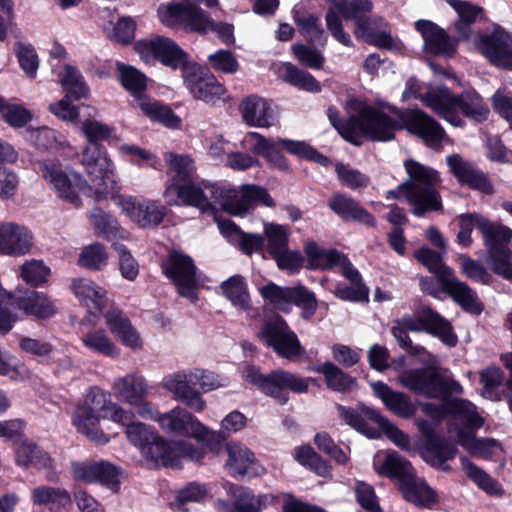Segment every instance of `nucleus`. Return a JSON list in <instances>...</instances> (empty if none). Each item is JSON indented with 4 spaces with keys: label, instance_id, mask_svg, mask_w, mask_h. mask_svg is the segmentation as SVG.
<instances>
[{
    "label": "nucleus",
    "instance_id": "f257e3e1",
    "mask_svg": "<svg viewBox=\"0 0 512 512\" xmlns=\"http://www.w3.org/2000/svg\"><path fill=\"white\" fill-rule=\"evenodd\" d=\"M82 132L89 143L82 153L85 172L92 182L101 180L96 186L97 198L114 199L120 187L114 179L113 163L102 142H110L114 138L115 128L97 120L86 119L82 123Z\"/></svg>",
    "mask_w": 512,
    "mask_h": 512
},
{
    "label": "nucleus",
    "instance_id": "f03ea898",
    "mask_svg": "<svg viewBox=\"0 0 512 512\" xmlns=\"http://www.w3.org/2000/svg\"><path fill=\"white\" fill-rule=\"evenodd\" d=\"M423 102L439 117L455 127H464L465 121L460 114L475 123L488 119L490 110L483 97L474 89L464 90L456 95L447 87L427 92Z\"/></svg>",
    "mask_w": 512,
    "mask_h": 512
},
{
    "label": "nucleus",
    "instance_id": "7ed1b4c3",
    "mask_svg": "<svg viewBox=\"0 0 512 512\" xmlns=\"http://www.w3.org/2000/svg\"><path fill=\"white\" fill-rule=\"evenodd\" d=\"M413 257L435 276L442 291L449 295L463 311L475 315L483 312L484 304L477 292L455 276L454 270L444 262L441 253L423 245L414 251Z\"/></svg>",
    "mask_w": 512,
    "mask_h": 512
},
{
    "label": "nucleus",
    "instance_id": "20e7f679",
    "mask_svg": "<svg viewBox=\"0 0 512 512\" xmlns=\"http://www.w3.org/2000/svg\"><path fill=\"white\" fill-rule=\"evenodd\" d=\"M408 332L427 333L438 338L449 347L456 346L458 342V337L449 320L429 305L418 309L415 316L403 315L391 327V334L397 340L399 346L414 355L416 354V347L413 345Z\"/></svg>",
    "mask_w": 512,
    "mask_h": 512
},
{
    "label": "nucleus",
    "instance_id": "39448f33",
    "mask_svg": "<svg viewBox=\"0 0 512 512\" xmlns=\"http://www.w3.org/2000/svg\"><path fill=\"white\" fill-rule=\"evenodd\" d=\"M204 191L209 202L219 204L224 212L232 216L243 217L256 206L276 207L268 189L257 184H244L239 192L225 185L204 181Z\"/></svg>",
    "mask_w": 512,
    "mask_h": 512
},
{
    "label": "nucleus",
    "instance_id": "423d86ee",
    "mask_svg": "<svg viewBox=\"0 0 512 512\" xmlns=\"http://www.w3.org/2000/svg\"><path fill=\"white\" fill-rule=\"evenodd\" d=\"M242 377L247 383L256 387L262 394L272 398L281 406L289 402L290 393H308L309 384L316 381L312 377H301L282 368L263 374L260 367L252 364L245 366Z\"/></svg>",
    "mask_w": 512,
    "mask_h": 512
},
{
    "label": "nucleus",
    "instance_id": "0eeeda50",
    "mask_svg": "<svg viewBox=\"0 0 512 512\" xmlns=\"http://www.w3.org/2000/svg\"><path fill=\"white\" fill-rule=\"evenodd\" d=\"M251 137L255 139L253 152L263 157L268 163L272 164L280 171H291L290 162L283 155V151L300 159L317 163L323 167H328L332 164L328 156L322 154L304 141L286 138H267L258 132H252Z\"/></svg>",
    "mask_w": 512,
    "mask_h": 512
},
{
    "label": "nucleus",
    "instance_id": "6e6552de",
    "mask_svg": "<svg viewBox=\"0 0 512 512\" xmlns=\"http://www.w3.org/2000/svg\"><path fill=\"white\" fill-rule=\"evenodd\" d=\"M350 107L358 112L356 124L357 141L362 145V138L372 142H388L395 138V133L402 130L401 120H395L381 109L356 98L349 101Z\"/></svg>",
    "mask_w": 512,
    "mask_h": 512
},
{
    "label": "nucleus",
    "instance_id": "1a4fd4ad",
    "mask_svg": "<svg viewBox=\"0 0 512 512\" xmlns=\"http://www.w3.org/2000/svg\"><path fill=\"white\" fill-rule=\"evenodd\" d=\"M479 224L488 260L494 274L512 282V229L484 217Z\"/></svg>",
    "mask_w": 512,
    "mask_h": 512
},
{
    "label": "nucleus",
    "instance_id": "9d476101",
    "mask_svg": "<svg viewBox=\"0 0 512 512\" xmlns=\"http://www.w3.org/2000/svg\"><path fill=\"white\" fill-rule=\"evenodd\" d=\"M398 380L403 387L428 399L450 397L453 393L462 392L458 381L444 378L432 366L405 369Z\"/></svg>",
    "mask_w": 512,
    "mask_h": 512
},
{
    "label": "nucleus",
    "instance_id": "9b49d317",
    "mask_svg": "<svg viewBox=\"0 0 512 512\" xmlns=\"http://www.w3.org/2000/svg\"><path fill=\"white\" fill-rule=\"evenodd\" d=\"M133 50L145 64L153 65L158 62L172 70H180L181 74L193 62L175 40L166 36L156 35L137 40Z\"/></svg>",
    "mask_w": 512,
    "mask_h": 512
},
{
    "label": "nucleus",
    "instance_id": "f8f14e48",
    "mask_svg": "<svg viewBox=\"0 0 512 512\" xmlns=\"http://www.w3.org/2000/svg\"><path fill=\"white\" fill-rule=\"evenodd\" d=\"M183 83L195 100L213 107L230 101V94L223 83L206 66L193 61L182 74Z\"/></svg>",
    "mask_w": 512,
    "mask_h": 512
},
{
    "label": "nucleus",
    "instance_id": "ddd939ff",
    "mask_svg": "<svg viewBox=\"0 0 512 512\" xmlns=\"http://www.w3.org/2000/svg\"><path fill=\"white\" fill-rule=\"evenodd\" d=\"M43 178L52 184L59 198L71 204L74 208H79L82 205V201L78 195L81 192L83 195L88 197H94L96 201H102L98 199L96 195V186L101 180L90 183L88 180L83 178L79 173H73L70 177L61 168L60 164L52 161L45 162L42 167Z\"/></svg>",
    "mask_w": 512,
    "mask_h": 512
},
{
    "label": "nucleus",
    "instance_id": "4468645a",
    "mask_svg": "<svg viewBox=\"0 0 512 512\" xmlns=\"http://www.w3.org/2000/svg\"><path fill=\"white\" fill-rule=\"evenodd\" d=\"M260 294L265 301L283 313L291 311V304L301 308V317L307 321L312 319L318 308L315 293L303 285L290 287L269 282L260 288Z\"/></svg>",
    "mask_w": 512,
    "mask_h": 512
},
{
    "label": "nucleus",
    "instance_id": "2eb2a0df",
    "mask_svg": "<svg viewBox=\"0 0 512 512\" xmlns=\"http://www.w3.org/2000/svg\"><path fill=\"white\" fill-rule=\"evenodd\" d=\"M189 377L188 380L186 375H169L164 378V387L174 393L190 409L201 412L205 408V401L201 394L191 387L190 382L194 385L199 384L204 392H208L217 387L215 375L212 372L197 369Z\"/></svg>",
    "mask_w": 512,
    "mask_h": 512
},
{
    "label": "nucleus",
    "instance_id": "dca6fc26",
    "mask_svg": "<svg viewBox=\"0 0 512 512\" xmlns=\"http://www.w3.org/2000/svg\"><path fill=\"white\" fill-rule=\"evenodd\" d=\"M160 266L162 273L173 282L180 296L192 302L197 300V267L190 255L171 249Z\"/></svg>",
    "mask_w": 512,
    "mask_h": 512
},
{
    "label": "nucleus",
    "instance_id": "f3484780",
    "mask_svg": "<svg viewBox=\"0 0 512 512\" xmlns=\"http://www.w3.org/2000/svg\"><path fill=\"white\" fill-rule=\"evenodd\" d=\"M260 338L281 358L294 361L305 353L296 333L280 314L262 325Z\"/></svg>",
    "mask_w": 512,
    "mask_h": 512
},
{
    "label": "nucleus",
    "instance_id": "a211bd4d",
    "mask_svg": "<svg viewBox=\"0 0 512 512\" xmlns=\"http://www.w3.org/2000/svg\"><path fill=\"white\" fill-rule=\"evenodd\" d=\"M70 468L76 482L99 484L113 493H118L121 488L120 478L123 471L109 461H72Z\"/></svg>",
    "mask_w": 512,
    "mask_h": 512
},
{
    "label": "nucleus",
    "instance_id": "6ab92c4d",
    "mask_svg": "<svg viewBox=\"0 0 512 512\" xmlns=\"http://www.w3.org/2000/svg\"><path fill=\"white\" fill-rule=\"evenodd\" d=\"M402 130L419 137L428 147L441 145L446 132L439 122L421 109H408L397 113Z\"/></svg>",
    "mask_w": 512,
    "mask_h": 512
},
{
    "label": "nucleus",
    "instance_id": "aec40b11",
    "mask_svg": "<svg viewBox=\"0 0 512 512\" xmlns=\"http://www.w3.org/2000/svg\"><path fill=\"white\" fill-rule=\"evenodd\" d=\"M113 390L117 397L135 407L136 414L144 419L155 417V408L146 400L148 385L143 376L128 374L115 381Z\"/></svg>",
    "mask_w": 512,
    "mask_h": 512
},
{
    "label": "nucleus",
    "instance_id": "412c9836",
    "mask_svg": "<svg viewBox=\"0 0 512 512\" xmlns=\"http://www.w3.org/2000/svg\"><path fill=\"white\" fill-rule=\"evenodd\" d=\"M447 164L451 173L462 186L478 191L484 195H493L495 187L489 176L473 163L464 160L460 155L447 157Z\"/></svg>",
    "mask_w": 512,
    "mask_h": 512
},
{
    "label": "nucleus",
    "instance_id": "4be33fe9",
    "mask_svg": "<svg viewBox=\"0 0 512 512\" xmlns=\"http://www.w3.org/2000/svg\"><path fill=\"white\" fill-rule=\"evenodd\" d=\"M327 206L343 222H356L370 228L377 226L375 216L346 193L334 192L328 199Z\"/></svg>",
    "mask_w": 512,
    "mask_h": 512
},
{
    "label": "nucleus",
    "instance_id": "5701e85b",
    "mask_svg": "<svg viewBox=\"0 0 512 512\" xmlns=\"http://www.w3.org/2000/svg\"><path fill=\"white\" fill-rule=\"evenodd\" d=\"M167 202L177 204L180 200L182 204L198 208L201 212H215L214 204L209 202L204 191V180L195 182L194 179L188 182L178 184H169L164 192Z\"/></svg>",
    "mask_w": 512,
    "mask_h": 512
},
{
    "label": "nucleus",
    "instance_id": "b1692460",
    "mask_svg": "<svg viewBox=\"0 0 512 512\" xmlns=\"http://www.w3.org/2000/svg\"><path fill=\"white\" fill-rule=\"evenodd\" d=\"M118 203L126 215L142 228L158 226L166 215V207L155 201L120 196Z\"/></svg>",
    "mask_w": 512,
    "mask_h": 512
},
{
    "label": "nucleus",
    "instance_id": "393cba45",
    "mask_svg": "<svg viewBox=\"0 0 512 512\" xmlns=\"http://www.w3.org/2000/svg\"><path fill=\"white\" fill-rule=\"evenodd\" d=\"M415 29L421 34L424 41V49L434 56L452 57L457 50V40L436 23L430 20H418Z\"/></svg>",
    "mask_w": 512,
    "mask_h": 512
},
{
    "label": "nucleus",
    "instance_id": "a878e982",
    "mask_svg": "<svg viewBox=\"0 0 512 512\" xmlns=\"http://www.w3.org/2000/svg\"><path fill=\"white\" fill-rule=\"evenodd\" d=\"M415 424L425 440L424 452L437 461L439 466L456 457L458 453L456 445L439 435L432 423L420 418L415 421Z\"/></svg>",
    "mask_w": 512,
    "mask_h": 512
},
{
    "label": "nucleus",
    "instance_id": "bb28decb",
    "mask_svg": "<svg viewBox=\"0 0 512 512\" xmlns=\"http://www.w3.org/2000/svg\"><path fill=\"white\" fill-rule=\"evenodd\" d=\"M152 420H156L165 432L175 435L193 437L200 436L204 431V424L180 407L164 414H159L155 410V417Z\"/></svg>",
    "mask_w": 512,
    "mask_h": 512
},
{
    "label": "nucleus",
    "instance_id": "cd10ccee",
    "mask_svg": "<svg viewBox=\"0 0 512 512\" xmlns=\"http://www.w3.org/2000/svg\"><path fill=\"white\" fill-rule=\"evenodd\" d=\"M228 459L226 467L229 474L236 479L259 476L264 468L259 464L254 453L239 443H230L226 447Z\"/></svg>",
    "mask_w": 512,
    "mask_h": 512
},
{
    "label": "nucleus",
    "instance_id": "c85d7f7f",
    "mask_svg": "<svg viewBox=\"0 0 512 512\" xmlns=\"http://www.w3.org/2000/svg\"><path fill=\"white\" fill-rule=\"evenodd\" d=\"M33 236L24 226L13 222L0 223V255L22 256L30 252Z\"/></svg>",
    "mask_w": 512,
    "mask_h": 512
},
{
    "label": "nucleus",
    "instance_id": "c756f323",
    "mask_svg": "<svg viewBox=\"0 0 512 512\" xmlns=\"http://www.w3.org/2000/svg\"><path fill=\"white\" fill-rule=\"evenodd\" d=\"M15 461L20 467L26 469L32 467L45 471L48 481H54L57 478L54 459L32 442L25 440L15 448Z\"/></svg>",
    "mask_w": 512,
    "mask_h": 512
},
{
    "label": "nucleus",
    "instance_id": "7c9ffc66",
    "mask_svg": "<svg viewBox=\"0 0 512 512\" xmlns=\"http://www.w3.org/2000/svg\"><path fill=\"white\" fill-rule=\"evenodd\" d=\"M371 386L374 395L379 398L384 406L393 414L403 419H410L416 414L417 407L408 394L395 391L382 381L374 382Z\"/></svg>",
    "mask_w": 512,
    "mask_h": 512
},
{
    "label": "nucleus",
    "instance_id": "2f4dec72",
    "mask_svg": "<svg viewBox=\"0 0 512 512\" xmlns=\"http://www.w3.org/2000/svg\"><path fill=\"white\" fill-rule=\"evenodd\" d=\"M239 110L244 123L250 127L269 128L276 120L270 103L257 95L244 98L239 105Z\"/></svg>",
    "mask_w": 512,
    "mask_h": 512
},
{
    "label": "nucleus",
    "instance_id": "473e14b6",
    "mask_svg": "<svg viewBox=\"0 0 512 512\" xmlns=\"http://www.w3.org/2000/svg\"><path fill=\"white\" fill-rule=\"evenodd\" d=\"M403 188H409L408 203L413 206L412 213L416 217H423L428 212L442 211L443 203L439 191L432 187H421L412 182H403Z\"/></svg>",
    "mask_w": 512,
    "mask_h": 512
},
{
    "label": "nucleus",
    "instance_id": "72a5a7b5",
    "mask_svg": "<svg viewBox=\"0 0 512 512\" xmlns=\"http://www.w3.org/2000/svg\"><path fill=\"white\" fill-rule=\"evenodd\" d=\"M135 414L132 411L119 409L114 411L112 421L125 427L128 440L141 451L155 439L157 431L151 425L134 421Z\"/></svg>",
    "mask_w": 512,
    "mask_h": 512
},
{
    "label": "nucleus",
    "instance_id": "f704fd0d",
    "mask_svg": "<svg viewBox=\"0 0 512 512\" xmlns=\"http://www.w3.org/2000/svg\"><path fill=\"white\" fill-rule=\"evenodd\" d=\"M14 304L24 314L41 320L49 319L57 312L55 304L47 294L35 290H27L23 295L15 297Z\"/></svg>",
    "mask_w": 512,
    "mask_h": 512
},
{
    "label": "nucleus",
    "instance_id": "c9c22d12",
    "mask_svg": "<svg viewBox=\"0 0 512 512\" xmlns=\"http://www.w3.org/2000/svg\"><path fill=\"white\" fill-rule=\"evenodd\" d=\"M309 370L324 376L325 384L331 391L346 394L357 388L355 377L343 371L336 364L326 361L322 364L309 367Z\"/></svg>",
    "mask_w": 512,
    "mask_h": 512
},
{
    "label": "nucleus",
    "instance_id": "e433bc0d",
    "mask_svg": "<svg viewBox=\"0 0 512 512\" xmlns=\"http://www.w3.org/2000/svg\"><path fill=\"white\" fill-rule=\"evenodd\" d=\"M403 498L421 509H433L439 503L437 492L425 480L418 481L416 475L399 488Z\"/></svg>",
    "mask_w": 512,
    "mask_h": 512
},
{
    "label": "nucleus",
    "instance_id": "4c0bfd02",
    "mask_svg": "<svg viewBox=\"0 0 512 512\" xmlns=\"http://www.w3.org/2000/svg\"><path fill=\"white\" fill-rule=\"evenodd\" d=\"M72 292L91 313L102 312L106 307V291L88 279H73L70 285Z\"/></svg>",
    "mask_w": 512,
    "mask_h": 512
},
{
    "label": "nucleus",
    "instance_id": "58836bf2",
    "mask_svg": "<svg viewBox=\"0 0 512 512\" xmlns=\"http://www.w3.org/2000/svg\"><path fill=\"white\" fill-rule=\"evenodd\" d=\"M117 79L121 86L134 97L135 100L143 101L148 88V76L135 66L117 62Z\"/></svg>",
    "mask_w": 512,
    "mask_h": 512
},
{
    "label": "nucleus",
    "instance_id": "ea45409f",
    "mask_svg": "<svg viewBox=\"0 0 512 512\" xmlns=\"http://www.w3.org/2000/svg\"><path fill=\"white\" fill-rule=\"evenodd\" d=\"M99 414L92 412L91 409L78 407L73 417V424L77 431L85 435L88 439L99 445H105L110 441V437L99 427Z\"/></svg>",
    "mask_w": 512,
    "mask_h": 512
},
{
    "label": "nucleus",
    "instance_id": "a19ab883",
    "mask_svg": "<svg viewBox=\"0 0 512 512\" xmlns=\"http://www.w3.org/2000/svg\"><path fill=\"white\" fill-rule=\"evenodd\" d=\"M481 49L486 58L496 67L512 70V49L497 34L484 36Z\"/></svg>",
    "mask_w": 512,
    "mask_h": 512
},
{
    "label": "nucleus",
    "instance_id": "79ce46f5",
    "mask_svg": "<svg viewBox=\"0 0 512 512\" xmlns=\"http://www.w3.org/2000/svg\"><path fill=\"white\" fill-rule=\"evenodd\" d=\"M177 441L166 440L158 433L155 435V439L143 448L142 453L146 459H149L155 463L168 467L176 465V454H177Z\"/></svg>",
    "mask_w": 512,
    "mask_h": 512
},
{
    "label": "nucleus",
    "instance_id": "37998d69",
    "mask_svg": "<svg viewBox=\"0 0 512 512\" xmlns=\"http://www.w3.org/2000/svg\"><path fill=\"white\" fill-rule=\"evenodd\" d=\"M364 408H371L364 403H359L356 408L344 406L342 404H336V409L340 418L349 425L351 428L367 436L370 439H377L380 437V431L370 426L366 420V414Z\"/></svg>",
    "mask_w": 512,
    "mask_h": 512
},
{
    "label": "nucleus",
    "instance_id": "c03bdc74",
    "mask_svg": "<svg viewBox=\"0 0 512 512\" xmlns=\"http://www.w3.org/2000/svg\"><path fill=\"white\" fill-rule=\"evenodd\" d=\"M293 20L301 35L311 44L324 46L327 35L320 18L314 13L293 11Z\"/></svg>",
    "mask_w": 512,
    "mask_h": 512
},
{
    "label": "nucleus",
    "instance_id": "a18cd8bd",
    "mask_svg": "<svg viewBox=\"0 0 512 512\" xmlns=\"http://www.w3.org/2000/svg\"><path fill=\"white\" fill-rule=\"evenodd\" d=\"M364 413L368 421L378 425V430H381L385 436L392 441L397 447L404 451H410L411 442L408 434L404 433L396 425L391 423L388 418L383 416L379 409L364 408Z\"/></svg>",
    "mask_w": 512,
    "mask_h": 512
},
{
    "label": "nucleus",
    "instance_id": "49530a36",
    "mask_svg": "<svg viewBox=\"0 0 512 512\" xmlns=\"http://www.w3.org/2000/svg\"><path fill=\"white\" fill-rule=\"evenodd\" d=\"M460 463L467 477L474 482L479 489L491 496L501 497L504 495L502 485L485 470L470 461L467 456H461Z\"/></svg>",
    "mask_w": 512,
    "mask_h": 512
},
{
    "label": "nucleus",
    "instance_id": "de8ad7c7",
    "mask_svg": "<svg viewBox=\"0 0 512 512\" xmlns=\"http://www.w3.org/2000/svg\"><path fill=\"white\" fill-rule=\"evenodd\" d=\"M223 295L236 308L247 311L251 308V299L248 285L243 276L236 274L230 276L220 285Z\"/></svg>",
    "mask_w": 512,
    "mask_h": 512
},
{
    "label": "nucleus",
    "instance_id": "09e8293b",
    "mask_svg": "<svg viewBox=\"0 0 512 512\" xmlns=\"http://www.w3.org/2000/svg\"><path fill=\"white\" fill-rule=\"evenodd\" d=\"M378 473L382 476L396 479L399 488L415 476L412 464L396 452L386 456L378 469Z\"/></svg>",
    "mask_w": 512,
    "mask_h": 512
},
{
    "label": "nucleus",
    "instance_id": "8fccbe9b",
    "mask_svg": "<svg viewBox=\"0 0 512 512\" xmlns=\"http://www.w3.org/2000/svg\"><path fill=\"white\" fill-rule=\"evenodd\" d=\"M88 217L97 236L109 241L124 237L125 231L119 226L117 219L103 209L94 207Z\"/></svg>",
    "mask_w": 512,
    "mask_h": 512
},
{
    "label": "nucleus",
    "instance_id": "3c124183",
    "mask_svg": "<svg viewBox=\"0 0 512 512\" xmlns=\"http://www.w3.org/2000/svg\"><path fill=\"white\" fill-rule=\"evenodd\" d=\"M139 107L150 120L158 122L170 129H177L181 125L180 117L173 109L160 101H141Z\"/></svg>",
    "mask_w": 512,
    "mask_h": 512
},
{
    "label": "nucleus",
    "instance_id": "603ef678",
    "mask_svg": "<svg viewBox=\"0 0 512 512\" xmlns=\"http://www.w3.org/2000/svg\"><path fill=\"white\" fill-rule=\"evenodd\" d=\"M32 501L35 505H55L58 509L71 506L70 493L60 487L39 486L32 490Z\"/></svg>",
    "mask_w": 512,
    "mask_h": 512
},
{
    "label": "nucleus",
    "instance_id": "864d4df0",
    "mask_svg": "<svg viewBox=\"0 0 512 512\" xmlns=\"http://www.w3.org/2000/svg\"><path fill=\"white\" fill-rule=\"evenodd\" d=\"M295 460L303 467L318 476L326 477L331 473L332 466L310 445L295 448Z\"/></svg>",
    "mask_w": 512,
    "mask_h": 512
},
{
    "label": "nucleus",
    "instance_id": "5fc2aeb1",
    "mask_svg": "<svg viewBox=\"0 0 512 512\" xmlns=\"http://www.w3.org/2000/svg\"><path fill=\"white\" fill-rule=\"evenodd\" d=\"M165 160L169 171L173 173L170 184L180 185L194 179L195 166L190 156L169 152L166 154Z\"/></svg>",
    "mask_w": 512,
    "mask_h": 512
},
{
    "label": "nucleus",
    "instance_id": "6e6d98bb",
    "mask_svg": "<svg viewBox=\"0 0 512 512\" xmlns=\"http://www.w3.org/2000/svg\"><path fill=\"white\" fill-rule=\"evenodd\" d=\"M327 117L331 126L345 141L354 146H359V142L357 141L358 134L355 130L358 121V112L350 115L347 119H342L339 110L334 106H329L327 109Z\"/></svg>",
    "mask_w": 512,
    "mask_h": 512
},
{
    "label": "nucleus",
    "instance_id": "4d7b16f0",
    "mask_svg": "<svg viewBox=\"0 0 512 512\" xmlns=\"http://www.w3.org/2000/svg\"><path fill=\"white\" fill-rule=\"evenodd\" d=\"M283 79L290 85L306 92L319 93L322 90L320 82L311 73L299 69L291 63L285 66Z\"/></svg>",
    "mask_w": 512,
    "mask_h": 512
},
{
    "label": "nucleus",
    "instance_id": "13d9d810",
    "mask_svg": "<svg viewBox=\"0 0 512 512\" xmlns=\"http://www.w3.org/2000/svg\"><path fill=\"white\" fill-rule=\"evenodd\" d=\"M82 343L87 349L99 355L116 357L120 354L118 347L103 329L87 332L82 337Z\"/></svg>",
    "mask_w": 512,
    "mask_h": 512
},
{
    "label": "nucleus",
    "instance_id": "bf43d9fd",
    "mask_svg": "<svg viewBox=\"0 0 512 512\" xmlns=\"http://www.w3.org/2000/svg\"><path fill=\"white\" fill-rule=\"evenodd\" d=\"M333 8L346 20L357 23L373 9L371 0H331Z\"/></svg>",
    "mask_w": 512,
    "mask_h": 512
},
{
    "label": "nucleus",
    "instance_id": "052dcab7",
    "mask_svg": "<svg viewBox=\"0 0 512 512\" xmlns=\"http://www.w3.org/2000/svg\"><path fill=\"white\" fill-rule=\"evenodd\" d=\"M404 167L409 176L406 182H412L421 187L436 186L440 182L439 173L435 169L425 166L414 159L406 160Z\"/></svg>",
    "mask_w": 512,
    "mask_h": 512
},
{
    "label": "nucleus",
    "instance_id": "680f3d73",
    "mask_svg": "<svg viewBox=\"0 0 512 512\" xmlns=\"http://www.w3.org/2000/svg\"><path fill=\"white\" fill-rule=\"evenodd\" d=\"M264 235L267 240L266 250L271 257L279 254L289 246V228L277 223L264 224Z\"/></svg>",
    "mask_w": 512,
    "mask_h": 512
},
{
    "label": "nucleus",
    "instance_id": "e2e57ef3",
    "mask_svg": "<svg viewBox=\"0 0 512 512\" xmlns=\"http://www.w3.org/2000/svg\"><path fill=\"white\" fill-rule=\"evenodd\" d=\"M85 409H91L92 412L99 414L103 419L112 420L114 411L123 409L116 403L111 402L110 395L99 388H91L87 395L86 405L81 406Z\"/></svg>",
    "mask_w": 512,
    "mask_h": 512
},
{
    "label": "nucleus",
    "instance_id": "0e129e2a",
    "mask_svg": "<svg viewBox=\"0 0 512 512\" xmlns=\"http://www.w3.org/2000/svg\"><path fill=\"white\" fill-rule=\"evenodd\" d=\"M66 97L78 101L86 98L89 94V87L86 84L79 70L73 66H66L65 74L61 80Z\"/></svg>",
    "mask_w": 512,
    "mask_h": 512
},
{
    "label": "nucleus",
    "instance_id": "69168bd1",
    "mask_svg": "<svg viewBox=\"0 0 512 512\" xmlns=\"http://www.w3.org/2000/svg\"><path fill=\"white\" fill-rule=\"evenodd\" d=\"M443 402L440 405L427 402L422 405L423 412L437 421L443 420L446 416L454 414H461L465 412L464 399L461 398H442Z\"/></svg>",
    "mask_w": 512,
    "mask_h": 512
},
{
    "label": "nucleus",
    "instance_id": "338daca9",
    "mask_svg": "<svg viewBox=\"0 0 512 512\" xmlns=\"http://www.w3.org/2000/svg\"><path fill=\"white\" fill-rule=\"evenodd\" d=\"M192 5L191 3L181 2L160 7L158 15L162 24L169 28H183Z\"/></svg>",
    "mask_w": 512,
    "mask_h": 512
},
{
    "label": "nucleus",
    "instance_id": "774afa93",
    "mask_svg": "<svg viewBox=\"0 0 512 512\" xmlns=\"http://www.w3.org/2000/svg\"><path fill=\"white\" fill-rule=\"evenodd\" d=\"M14 53L20 68L27 77L35 78L39 66V59L35 48L31 44L17 41L14 44Z\"/></svg>",
    "mask_w": 512,
    "mask_h": 512
}]
</instances>
